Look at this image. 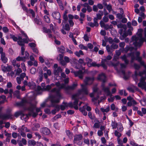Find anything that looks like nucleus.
Masks as SVG:
<instances>
[{
  "label": "nucleus",
  "mask_w": 146,
  "mask_h": 146,
  "mask_svg": "<svg viewBox=\"0 0 146 146\" xmlns=\"http://www.w3.org/2000/svg\"><path fill=\"white\" fill-rule=\"evenodd\" d=\"M56 97L54 94H50L49 96V98L50 102L51 104L48 107H55L56 109V111L58 112L59 111L60 108L59 105H56V104L60 102V99H55Z\"/></svg>",
  "instance_id": "1"
},
{
  "label": "nucleus",
  "mask_w": 146,
  "mask_h": 146,
  "mask_svg": "<svg viewBox=\"0 0 146 146\" xmlns=\"http://www.w3.org/2000/svg\"><path fill=\"white\" fill-rule=\"evenodd\" d=\"M106 76L105 74L104 73H102L99 74L98 77V79L99 80L102 81V83L101 84V87H102V90L104 91L106 88H108V87H105V83L106 82Z\"/></svg>",
  "instance_id": "2"
},
{
  "label": "nucleus",
  "mask_w": 146,
  "mask_h": 146,
  "mask_svg": "<svg viewBox=\"0 0 146 146\" xmlns=\"http://www.w3.org/2000/svg\"><path fill=\"white\" fill-rule=\"evenodd\" d=\"M62 86V84H61V86L58 88V89L56 88H54L51 90V92L53 93H56V95H54L56 97V98L55 99H61L62 98V96L60 92V91L61 89H64V88H61Z\"/></svg>",
  "instance_id": "3"
},
{
  "label": "nucleus",
  "mask_w": 146,
  "mask_h": 146,
  "mask_svg": "<svg viewBox=\"0 0 146 146\" xmlns=\"http://www.w3.org/2000/svg\"><path fill=\"white\" fill-rule=\"evenodd\" d=\"M25 56L23 57H21L18 56L16 58V60L17 61H22L23 62H25L26 61V59H28L29 56V54L27 51H25Z\"/></svg>",
  "instance_id": "4"
},
{
  "label": "nucleus",
  "mask_w": 146,
  "mask_h": 146,
  "mask_svg": "<svg viewBox=\"0 0 146 146\" xmlns=\"http://www.w3.org/2000/svg\"><path fill=\"white\" fill-rule=\"evenodd\" d=\"M77 86V84H73L71 86H68L66 87L65 84L62 83L61 88H64L65 91H67L69 90H73Z\"/></svg>",
  "instance_id": "5"
},
{
  "label": "nucleus",
  "mask_w": 146,
  "mask_h": 146,
  "mask_svg": "<svg viewBox=\"0 0 146 146\" xmlns=\"http://www.w3.org/2000/svg\"><path fill=\"white\" fill-rule=\"evenodd\" d=\"M40 131L42 135H49L51 133L50 129L46 127L41 128L40 129Z\"/></svg>",
  "instance_id": "6"
},
{
  "label": "nucleus",
  "mask_w": 146,
  "mask_h": 146,
  "mask_svg": "<svg viewBox=\"0 0 146 146\" xmlns=\"http://www.w3.org/2000/svg\"><path fill=\"white\" fill-rule=\"evenodd\" d=\"M81 86L82 88L81 89L78 90V92L79 94H81L82 93H83L84 94L87 95L88 94V92L87 89L85 85L82 84Z\"/></svg>",
  "instance_id": "7"
},
{
  "label": "nucleus",
  "mask_w": 146,
  "mask_h": 146,
  "mask_svg": "<svg viewBox=\"0 0 146 146\" xmlns=\"http://www.w3.org/2000/svg\"><path fill=\"white\" fill-rule=\"evenodd\" d=\"M17 43L19 45L21 46V54L22 56L24 54L25 51V44L22 40H18L17 41Z\"/></svg>",
  "instance_id": "8"
},
{
  "label": "nucleus",
  "mask_w": 146,
  "mask_h": 146,
  "mask_svg": "<svg viewBox=\"0 0 146 146\" xmlns=\"http://www.w3.org/2000/svg\"><path fill=\"white\" fill-rule=\"evenodd\" d=\"M75 76L78 77L81 79H82L83 76V72L82 70H79L78 71L74 72Z\"/></svg>",
  "instance_id": "9"
},
{
  "label": "nucleus",
  "mask_w": 146,
  "mask_h": 146,
  "mask_svg": "<svg viewBox=\"0 0 146 146\" xmlns=\"http://www.w3.org/2000/svg\"><path fill=\"white\" fill-rule=\"evenodd\" d=\"M0 54H1V60L4 63H6L7 62L8 59L6 57L5 53L1 51Z\"/></svg>",
  "instance_id": "10"
},
{
  "label": "nucleus",
  "mask_w": 146,
  "mask_h": 146,
  "mask_svg": "<svg viewBox=\"0 0 146 146\" xmlns=\"http://www.w3.org/2000/svg\"><path fill=\"white\" fill-rule=\"evenodd\" d=\"M11 65H8L7 66H5L3 65L1 66L2 70L4 72H9L11 71L12 68Z\"/></svg>",
  "instance_id": "11"
},
{
  "label": "nucleus",
  "mask_w": 146,
  "mask_h": 146,
  "mask_svg": "<svg viewBox=\"0 0 146 146\" xmlns=\"http://www.w3.org/2000/svg\"><path fill=\"white\" fill-rule=\"evenodd\" d=\"M77 96L78 95L77 94H74L72 96V99L74 100V101L73 103L74 106L78 105V100L76 98Z\"/></svg>",
  "instance_id": "12"
},
{
  "label": "nucleus",
  "mask_w": 146,
  "mask_h": 146,
  "mask_svg": "<svg viewBox=\"0 0 146 146\" xmlns=\"http://www.w3.org/2000/svg\"><path fill=\"white\" fill-rule=\"evenodd\" d=\"M52 15L53 17L55 19H58L60 17V14L59 12L57 11L53 12Z\"/></svg>",
  "instance_id": "13"
},
{
  "label": "nucleus",
  "mask_w": 146,
  "mask_h": 146,
  "mask_svg": "<svg viewBox=\"0 0 146 146\" xmlns=\"http://www.w3.org/2000/svg\"><path fill=\"white\" fill-rule=\"evenodd\" d=\"M94 80V77H86L85 79L84 80V82L85 83L86 85H87L88 84V82L89 81H91L92 82H93Z\"/></svg>",
  "instance_id": "14"
},
{
  "label": "nucleus",
  "mask_w": 146,
  "mask_h": 146,
  "mask_svg": "<svg viewBox=\"0 0 146 146\" xmlns=\"http://www.w3.org/2000/svg\"><path fill=\"white\" fill-rule=\"evenodd\" d=\"M36 106L35 104H33L31 103H30V106L28 107L27 110L29 111H31L32 112H33L35 109L36 108Z\"/></svg>",
  "instance_id": "15"
},
{
  "label": "nucleus",
  "mask_w": 146,
  "mask_h": 146,
  "mask_svg": "<svg viewBox=\"0 0 146 146\" xmlns=\"http://www.w3.org/2000/svg\"><path fill=\"white\" fill-rule=\"evenodd\" d=\"M83 138V136L81 134L78 135L74 137V141H80Z\"/></svg>",
  "instance_id": "16"
},
{
  "label": "nucleus",
  "mask_w": 146,
  "mask_h": 146,
  "mask_svg": "<svg viewBox=\"0 0 146 146\" xmlns=\"http://www.w3.org/2000/svg\"><path fill=\"white\" fill-rule=\"evenodd\" d=\"M62 71V70L60 67H58L56 70H54V74L55 76L58 75L59 73Z\"/></svg>",
  "instance_id": "17"
},
{
  "label": "nucleus",
  "mask_w": 146,
  "mask_h": 146,
  "mask_svg": "<svg viewBox=\"0 0 146 146\" xmlns=\"http://www.w3.org/2000/svg\"><path fill=\"white\" fill-rule=\"evenodd\" d=\"M62 104L64 105H61L60 106V108L61 110L64 111L65 110L66 108H67V102H63L62 103Z\"/></svg>",
  "instance_id": "18"
},
{
  "label": "nucleus",
  "mask_w": 146,
  "mask_h": 146,
  "mask_svg": "<svg viewBox=\"0 0 146 146\" xmlns=\"http://www.w3.org/2000/svg\"><path fill=\"white\" fill-rule=\"evenodd\" d=\"M27 103V101L26 100H22L21 102H18L17 104L18 106H23L25 104Z\"/></svg>",
  "instance_id": "19"
},
{
  "label": "nucleus",
  "mask_w": 146,
  "mask_h": 146,
  "mask_svg": "<svg viewBox=\"0 0 146 146\" xmlns=\"http://www.w3.org/2000/svg\"><path fill=\"white\" fill-rule=\"evenodd\" d=\"M128 35V33L126 31H124L123 34L121 36H120L119 38L121 40H123Z\"/></svg>",
  "instance_id": "20"
},
{
  "label": "nucleus",
  "mask_w": 146,
  "mask_h": 146,
  "mask_svg": "<svg viewBox=\"0 0 146 146\" xmlns=\"http://www.w3.org/2000/svg\"><path fill=\"white\" fill-rule=\"evenodd\" d=\"M6 112L7 113V114H3V115H9L10 116L9 117H8V118L7 117L6 118H5V119H9V118H11V119L12 118V115L11 113V110L10 109H7V110Z\"/></svg>",
  "instance_id": "21"
},
{
  "label": "nucleus",
  "mask_w": 146,
  "mask_h": 146,
  "mask_svg": "<svg viewBox=\"0 0 146 146\" xmlns=\"http://www.w3.org/2000/svg\"><path fill=\"white\" fill-rule=\"evenodd\" d=\"M89 67H99L100 66V64H97L96 62H92V63H90V65L88 66Z\"/></svg>",
  "instance_id": "22"
},
{
  "label": "nucleus",
  "mask_w": 146,
  "mask_h": 146,
  "mask_svg": "<svg viewBox=\"0 0 146 146\" xmlns=\"http://www.w3.org/2000/svg\"><path fill=\"white\" fill-rule=\"evenodd\" d=\"M59 52L63 54L64 52L65 48L64 46H61L58 48Z\"/></svg>",
  "instance_id": "23"
},
{
  "label": "nucleus",
  "mask_w": 146,
  "mask_h": 146,
  "mask_svg": "<svg viewBox=\"0 0 146 146\" xmlns=\"http://www.w3.org/2000/svg\"><path fill=\"white\" fill-rule=\"evenodd\" d=\"M104 92L107 93V96H110V97H111L112 96L109 88H106Z\"/></svg>",
  "instance_id": "24"
},
{
  "label": "nucleus",
  "mask_w": 146,
  "mask_h": 146,
  "mask_svg": "<svg viewBox=\"0 0 146 146\" xmlns=\"http://www.w3.org/2000/svg\"><path fill=\"white\" fill-rule=\"evenodd\" d=\"M62 28H63L65 30L68 31L70 30V28L68 24H66L65 25H63L62 27Z\"/></svg>",
  "instance_id": "25"
},
{
  "label": "nucleus",
  "mask_w": 146,
  "mask_h": 146,
  "mask_svg": "<svg viewBox=\"0 0 146 146\" xmlns=\"http://www.w3.org/2000/svg\"><path fill=\"white\" fill-rule=\"evenodd\" d=\"M63 20L62 21V24L64 23H66L68 20V17L67 16L66 13H64L63 15Z\"/></svg>",
  "instance_id": "26"
},
{
  "label": "nucleus",
  "mask_w": 146,
  "mask_h": 146,
  "mask_svg": "<svg viewBox=\"0 0 146 146\" xmlns=\"http://www.w3.org/2000/svg\"><path fill=\"white\" fill-rule=\"evenodd\" d=\"M34 127H32V129L34 131H36L37 128H39L40 127V125L38 123H35L33 124Z\"/></svg>",
  "instance_id": "27"
},
{
  "label": "nucleus",
  "mask_w": 146,
  "mask_h": 146,
  "mask_svg": "<svg viewBox=\"0 0 146 146\" xmlns=\"http://www.w3.org/2000/svg\"><path fill=\"white\" fill-rule=\"evenodd\" d=\"M28 144L29 146L30 145L34 146L36 145V142L34 140H29L28 141Z\"/></svg>",
  "instance_id": "28"
},
{
  "label": "nucleus",
  "mask_w": 146,
  "mask_h": 146,
  "mask_svg": "<svg viewBox=\"0 0 146 146\" xmlns=\"http://www.w3.org/2000/svg\"><path fill=\"white\" fill-rule=\"evenodd\" d=\"M74 54L78 57H79L80 55H84L83 52L81 50H80L78 52L76 51L74 53Z\"/></svg>",
  "instance_id": "29"
},
{
  "label": "nucleus",
  "mask_w": 146,
  "mask_h": 146,
  "mask_svg": "<svg viewBox=\"0 0 146 146\" xmlns=\"http://www.w3.org/2000/svg\"><path fill=\"white\" fill-rule=\"evenodd\" d=\"M117 125V123L115 121H112L111 126L113 129H115L116 128Z\"/></svg>",
  "instance_id": "30"
},
{
  "label": "nucleus",
  "mask_w": 146,
  "mask_h": 146,
  "mask_svg": "<svg viewBox=\"0 0 146 146\" xmlns=\"http://www.w3.org/2000/svg\"><path fill=\"white\" fill-rule=\"evenodd\" d=\"M39 79L40 82L42 81L43 78V73L42 71L39 72Z\"/></svg>",
  "instance_id": "31"
},
{
  "label": "nucleus",
  "mask_w": 146,
  "mask_h": 146,
  "mask_svg": "<svg viewBox=\"0 0 146 146\" xmlns=\"http://www.w3.org/2000/svg\"><path fill=\"white\" fill-rule=\"evenodd\" d=\"M79 47L81 49H84L86 50H88V48L87 46H84L83 44H80L79 46Z\"/></svg>",
  "instance_id": "32"
},
{
  "label": "nucleus",
  "mask_w": 146,
  "mask_h": 146,
  "mask_svg": "<svg viewBox=\"0 0 146 146\" xmlns=\"http://www.w3.org/2000/svg\"><path fill=\"white\" fill-rule=\"evenodd\" d=\"M44 20L47 23H50V19L49 17L46 15L44 16Z\"/></svg>",
  "instance_id": "33"
},
{
  "label": "nucleus",
  "mask_w": 146,
  "mask_h": 146,
  "mask_svg": "<svg viewBox=\"0 0 146 146\" xmlns=\"http://www.w3.org/2000/svg\"><path fill=\"white\" fill-rule=\"evenodd\" d=\"M10 38L13 39V40L15 42H17L18 38L15 36L13 34H11L10 35Z\"/></svg>",
  "instance_id": "34"
},
{
  "label": "nucleus",
  "mask_w": 146,
  "mask_h": 146,
  "mask_svg": "<svg viewBox=\"0 0 146 146\" xmlns=\"http://www.w3.org/2000/svg\"><path fill=\"white\" fill-rule=\"evenodd\" d=\"M138 40H139V41L138 42L140 46L142 44L143 42L145 41L144 38H139Z\"/></svg>",
  "instance_id": "35"
},
{
  "label": "nucleus",
  "mask_w": 146,
  "mask_h": 146,
  "mask_svg": "<svg viewBox=\"0 0 146 146\" xmlns=\"http://www.w3.org/2000/svg\"><path fill=\"white\" fill-rule=\"evenodd\" d=\"M112 27V26L111 25H109L108 24H105L103 28H104L106 30H108L109 29H111Z\"/></svg>",
  "instance_id": "36"
},
{
  "label": "nucleus",
  "mask_w": 146,
  "mask_h": 146,
  "mask_svg": "<svg viewBox=\"0 0 146 146\" xmlns=\"http://www.w3.org/2000/svg\"><path fill=\"white\" fill-rule=\"evenodd\" d=\"M114 134L115 136H117L118 138H119L121 136V134L117 130H115L114 132Z\"/></svg>",
  "instance_id": "37"
},
{
  "label": "nucleus",
  "mask_w": 146,
  "mask_h": 146,
  "mask_svg": "<svg viewBox=\"0 0 146 146\" xmlns=\"http://www.w3.org/2000/svg\"><path fill=\"white\" fill-rule=\"evenodd\" d=\"M98 123H95L94 125V127L96 128H98L100 127L99 123L100 122L98 120L96 121Z\"/></svg>",
  "instance_id": "38"
},
{
  "label": "nucleus",
  "mask_w": 146,
  "mask_h": 146,
  "mask_svg": "<svg viewBox=\"0 0 146 146\" xmlns=\"http://www.w3.org/2000/svg\"><path fill=\"white\" fill-rule=\"evenodd\" d=\"M22 114V111H19L16 112H15L14 114V116L16 117H18L20 115H21V114Z\"/></svg>",
  "instance_id": "39"
},
{
  "label": "nucleus",
  "mask_w": 146,
  "mask_h": 146,
  "mask_svg": "<svg viewBox=\"0 0 146 146\" xmlns=\"http://www.w3.org/2000/svg\"><path fill=\"white\" fill-rule=\"evenodd\" d=\"M29 11L30 13L32 15V17L33 18L35 17V13L33 9H29Z\"/></svg>",
  "instance_id": "40"
},
{
  "label": "nucleus",
  "mask_w": 146,
  "mask_h": 146,
  "mask_svg": "<svg viewBox=\"0 0 146 146\" xmlns=\"http://www.w3.org/2000/svg\"><path fill=\"white\" fill-rule=\"evenodd\" d=\"M101 110L102 112H108L110 111V108L109 107L107 108L106 109L101 108Z\"/></svg>",
  "instance_id": "41"
},
{
  "label": "nucleus",
  "mask_w": 146,
  "mask_h": 146,
  "mask_svg": "<svg viewBox=\"0 0 146 146\" xmlns=\"http://www.w3.org/2000/svg\"><path fill=\"white\" fill-rule=\"evenodd\" d=\"M51 88V86L50 85H47L45 88L43 89L44 91H49Z\"/></svg>",
  "instance_id": "42"
},
{
  "label": "nucleus",
  "mask_w": 146,
  "mask_h": 146,
  "mask_svg": "<svg viewBox=\"0 0 146 146\" xmlns=\"http://www.w3.org/2000/svg\"><path fill=\"white\" fill-rule=\"evenodd\" d=\"M9 115H2V114L0 115V118L2 119L3 120L5 119L6 118H8V117L9 116Z\"/></svg>",
  "instance_id": "43"
},
{
  "label": "nucleus",
  "mask_w": 146,
  "mask_h": 146,
  "mask_svg": "<svg viewBox=\"0 0 146 146\" xmlns=\"http://www.w3.org/2000/svg\"><path fill=\"white\" fill-rule=\"evenodd\" d=\"M110 108L111 110H115L117 111L118 110V108H115V106L114 104H111Z\"/></svg>",
  "instance_id": "44"
},
{
  "label": "nucleus",
  "mask_w": 146,
  "mask_h": 146,
  "mask_svg": "<svg viewBox=\"0 0 146 146\" xmlns=\"http://www.w3.org/2000/svg\"><path fill=\"white\" fill-rule=\"evenodd\" d=\"M123 15L120 13H118L116 14V17L119 19H121L123 17Z\"/></svg>",
  "instance_id": "45"
},
{
  "label": "nucleus",
  "mask_w": 146,
  "mask_h": 146,
  "mask_svg": "<svg viewBox=\"0 0 146 146\" xmlns=\"http://www.w3.org/2000/svg\"><path fill=\"white\" fill-rule=\"evenodd\" d=\"M44 112L47 114H50L51 113L50 110L48 108H46L44 109Z\"/></svg>",
  "instance_id": "46"
},
{
  "label": "nucleus",
  "mask_w": 146,
  "mask_h": 146,
  "mask_svg": "<svg viewBox=\"0 0 146 146\" xmlns=\"http://www.w3.org/2000/svg\"><path fill=\"white\" fill-rule=\"evenodd\" d=\"M22 72V70L21 68H18L17 70L16 74L17 75H19Z\"/></svg>",
  "instance_id": "47"
},
{
  "label": "nucleus",
  "mask_w": 146,
  "mask_h": 146,
  "mask_svg": "<svg viewBox=\"0 0 146 146\" xmlns=\"http://www.w3.org/2000/svg\"><path fill=\"white\" fill-rule=\"evenodd\" d=\"M34 21L35 23L37 25H40V21L38 19H37L36 18H35L34 19Z\"/></svg>",
  "instance_id": "48"
},
{
  "label": "nucleus",
  "mask_w": 146,
  "mask_h": 146,
  "mask_svg": "<svg viewBox=\"0 0 146 146\" xmlns=\"http://www.w3.org/2000/svg\"><path fill=\"white\" fill-rule=\"evenodd\" d=\"M131 38L133 41H137L139 40V37H137L136 36L134 35L132 36Z\"/></svg>",
  "instance_id": "49"
},
{
  "label": "nucleus",
  "mask_w": 146,
  "mask_h": 146,
  "mask_svg": "<svg viewBox=\"0 0 146 146\" xmlns=\"http://www.w3.org/2000/svg\"><path fill=\"white\" fill-rule=\"evenodd\" d=\"M64 61L66 63H69L70 61V59L67 56H65L64 57Z\"/></svg>",
  "instance_id": "50"
},
{
  "label": "nucleus",
  "mask_w": 146,
  "mask_h": 146,
  "mask_svg": "<svg viewBox=\"0 0 146 146\" xmlns=\"http://www.w3.org/2000/svg\"><path fill=\"white\" fill-rule=\"evenodd\" d=\"M67 107H69L71 108H73L74 106L72 102H70L68 103L67 102Z\"/></svg>",
  "instance_id": "51"
},
{
  "label": "nucleus",
  "mask_w": 146,
  "mask_h": 146,
  "mask_svg": "<svg viewBox=\"0 0 146 146\" xmlns=\"http://www.w3.org/2000/svg\"><path fill=\"white\" fill-rule=\"evenodd\" d=\"M131 48L129 47V46H127L124 49V50L125 52L127 53V52L130 50Z\"/></svg>",
  "instance_id": "52"
},
{
  "label": "nucleus",
  "mask_w": 146,
  "mask_h": 146,
  "mask_svg": "<svg viewBox=\"0 0 146 146\" xmlns=\"http://www.w3.org/2000/svg\"><path fill=\"white\" fill-rule=\"evenodd\" d=\"M134 68L137 70H139L140 68V66L138 64L135 63L134 64Z\"/></svg>",
  "instance_id": "53"
},
{
  "label": "nucleus",
  "mask_w": 146,
  "mask_h": 146,
  "mask_svg": "<svg viewBox=\"0 0 146 146\" xmlns=\"http://www.w3.org/2000/svg\"><path fill=\"white\" fill-rule=\"evenodd\" d=\"M103 21L105 22L106 23L108 21L109 19L106 16H104L103 18Z\"/></svg>",
  "instance_id": "54"
},
{
  "label": "nucleus",
  "mask_w": 146,
  "mask_h": 146,
  "mask_svg": "<svg viewBox=\"0 0 146 146\" xmlns=\"http://www.w3.org/2000/svg\"><path fill=\"white\" fill-rule=\"evenodd\" d=\"M5 136L7 137H11V133H8L6 130H5Z\"/></svg>",
  "instance_id": "55"
},
{
  "label": "nucleus",
  "mask_w": 146,
  "mask_h": 146,
  "mask_svg": "<svg viewBox=\"0 0 146 146\" xmlns=\"http://www.w3.org/2000/svg\"><path fill=\"white\" fill-rule=\"evenodd\" d=\"M146 74V71L145 70H143L142 72H140L139 74V75L140 76H142L144 74Z\"/></svg>",
  "instance_id": "56"
},
{
  "label": "nucleus",
  "mask_w": 146,
  "mask_h": 146,
  "mask_svg": "<svg viewBox=\"0 0 146 146\" xmlns=\"http://www.w3.org/2000/svg\"><path fill=\"white\" fill-rule=\"evenodd\" d=\"M3 32L5 33H7L9 32V29L6 27H3Z\"/></svg>",
  "instance_id": "57"
},
{
  "label": "nucleus",
  "mask_w": 146,
  "mask_h": 146,
  "mask_svg": "<svg viewBox=\"0 0 146 146\" xmlns=\"http://www.w3.org/2000/svg\"><path fill=\"white\" fill-rule=\"evenodd\" d=\"M98 7L97 5L96 6L95 5H93V10L95 12H97L98 10Z\"/></svg>",
  "instance_id": "58"
},
{
  "label": "nucleus",
  "mask_w": 146,
  "mask_h": 146,
  "mask_svg": "<svg viewBox=\"0 0 146 146\" xmlns=\"http://www.w3.org/2000/svg\"><path fill=\"white\" fill-rule=\"evenodd\" d=\"M83 38L84 40L85 41H89V37L87 34H85L84 35Z\"/></svg>",
  "instance_id": "59"
},
{
  "label": "nucleus",
  "mask_w": 146,
  "mask_h": 146,
  "mask_svg": "<svg viewBox=\"0 0 146 146\" xmlns=\"http://www.w3.org/2000/svg\"><path fill=\"white\" fill-rule=\"evenodd\" d=\"M22 9L24 11H25L26 12L28 11V9L27 7L25 6L23 4H21Z\"/></svg>",
  "instance_id": "60"
},
{
  "label": "nucleus",
  "mask_w": 146,
  "mask_h": 146,
  "mask_svg": "<svg viewBox=\"0 0 146 146\" xmlns=\"http://www.w3.org/2000/svg\"><path fill=\"white\" fill-rule=\"evenodd\" d=\"M100 66H102L103 68L105 70H107V66L105 64V63H101V64H100Z\"/></svg>",
  "instance_id": "61"
},
{
  "label": "nucleus",
  "mask_w": 146,
  "mask_h": 146,
  "mask_svg": "<svg viewBox=\"0 0 146 146\" xmlns=\"http://www.w3.org/2000/svg\"><path fill=\"white\" fill-rule=\"evenodd\" d=\"M111 47L114 49H117L118 47V45L116 44H112L111 45Z\"/></svg>",
  "instance_id": "62"
},
{
  "label": "nucleus",
  "mask_w": 146,
  "mask_h": 146,
  "mask_svg": "<svg viewBox=\"0 0 146 146\" xmlns=\"http://www.w3.org/2000/svg\"><path fill=\"white\" fill-rule=\"evenodd\" d=\"M103 15H102L100 13H97L96 14L97 17H96L98 19L100 20L102 18V17Z\"/></svg>",
  "instance_id": "63"
},
{
  "label": "nucleus",
  "mask_w": 146,
  "mask_h": 146,
  "mask_svg": "<svg viewBox=\"0 0 146 146\" xmlns=\"http://www.w3.org/2000/svg\"><path fill=\"white\" fill-rule=\"evenodd\" d=\"M18 134L16 132H13L12 133V137L14 138H16L18 136Z\"/></svg>",
  "instance_id": "64"
}]
</instances>
